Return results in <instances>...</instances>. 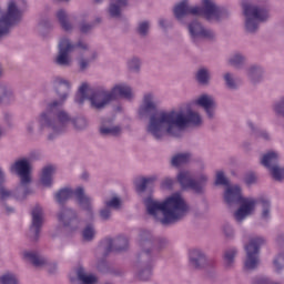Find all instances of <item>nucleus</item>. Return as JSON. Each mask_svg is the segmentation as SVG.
<instances>
[{"label":"nucleus","mask_w":284,"mask_h":284,"mask_svg":"<svg viewBox=\"0 0 284 284\" xmlns=\"http://www.w3.org/2000/svg\"><path fill=\"white\" fill-rule=\"evenodd\" d=\"M52 85L58 100L48 102L45 110L38 115V132H48L49 139H54L59 134H63L70 125H73L75 130H85L88 128L85 118L72 119L64 110H60L54 114V110L61 108L68 101L70 90H72V82L63 77H55L52 80Z\"/></svg>","instance_id":"1"},{"label":"nucleus","mask_w":284,"mask_h":284,"mask_svg":"<svg viewBox=\"0 0 284 284\" xmlns=\"http://www.w3.org/2000/svg\"><path fill=\"white\" fill-rule=\"evenodd\" d=\"M203 123V115L196 110L171 109L151 115L146 133L155 141L181 139L187 128H202Z\"/></svg>","instance_id":"2"},{"label":"nucleus","mask_w":284,"mask_h":284,"mask_svg":"<svg viewBox=\"0 0 284 284\" xmlns=\"http://www.w3.org/2000/svg\"><path fill=\"white\" fill-rule=\"evenodd\" d=\"M144 204L148 214L162 225L179 223L190 212V206L181 193H173L166 196L163 202L149 196L144 200Z\"/></svg>","instance_id":"3"},{"label":"nucleus","mask_w":284,"mask_h":284,"mask_svg":"<svg viewBox=\"0 0 284 284\" xmlns=\"http://www.w3.org/2000/svg\"><path fill=\"white\" fill-rule=\"evenodd\" d=\"M224 201L227 205L239 204V209L234 213L235 221H245L248 216H252L256 212V205L258 200L255 197H244L243 190L237 185H227L224 191Z\"/></svg>","instance_id":"4"},{"label":"nucleus","mask_w":284,"mask_h":284,"mask_svg":"<svg viewBox=\"0 0 284 284\" xmlns=\"http://www.w3.org/2000/svg\"><path fill=\"white\" fill-rule=\"evenodd\" d=\"M11 174H17L20 178V183L16 187L14 201H26L28 196L34 194L32 189V164L28 159L17 160L10 166Z\"/></svg>","instance_id":"5"},{"label":"nucleus","mask_w":284,"mask_h":284,"mask_svg":"<svg viewBox=\"0 0 284 284\" xmlns=\"http://www.w3.org/2000/svg\"><path fill=\"white\" fill-rule=\"evenodd\" d=\"M26 10H28L27 0H8L7 9L0 7V39L10 32V26L20 23Z\"/></svg>","instance_id":"6"},{"label":"nucleus","mask_w":284,"mask_h":284,"mask_svg":"<svg viewBox=\"0 0 284 284\" xmlns=\"http://www.w3.org/2000/svg\"><path fill=\"white\" fill-rule=\"evenodd\" d=\"M74 101L78 105H83L85 101L90 102L91 108L103 110L112 103L110 91L105 89L93 90L88 82H83L75 94Z\"/></svg>","instance_id":"7"},{"label":"nucleus","mask_w":284,"mask_h":284,"mask_svg":"<svg viewBox=\"0 0 284 284\" xmlns=\"http://www.w3.org/2000/svg\"><path fill=\"white\" fill-rule=\"evenodd\" d=\"M54 199L60 205H63V203H65V201H70V199H74L82 210L89 212L91 217L94 216V200H92L90 195H87L85 191L81 186L77 187L74 191L70 187L61 189L54 194Z\"/></svg>","instance_id":"8"},{"label":"nucleus","mask_w":284,"mask_h":284,"mask_svg":"<svg viewBox=\"0 0 284 284\" xmlns=\"http://www.w3.org/2000/svg\"><path fill=\"white\" fill-rule=\"evenodd\" d=\"M75 48H79V50H82L83 52H88L90 50L88 43L83 41L74 44L71 40H69L68 37L60 38L58 43V54L53 59L55 65L70 68V65H72V57H70V52H72Z\"/></svg>","instance_id":"9"},{"label":"nucleus","mask_w":284,"mask_h":284,"mask_svg":"<svg viewBox=\"0 0 284 284\" xmlns=\"http://www.w3.org/2000/svg\"><path fill=\"white\" fill-rule=\"evenodd\" d=\"M243 10L245 16V30L246 32H256L258 30V23L265 21L270 13L263 8H258L256 4L243 3Z\"/></svg>","instance_id":"10"},{"label":"nucleus","mask_w":284,"mask_h":284,"mask_svg":"<svg viewBox=\"0 0 284 284\" xmlns=\"http://www.w3.org/2000/svg\"><path fill=\"white\" fill-rule=\"evenodd\" d=\"M265 237L263 236H252L248 243L245 245L246 258L244 261V267L246 270H256L261 263L258 257V252L261 245H264Z\"/></svg>","instance_id":"11"},{"label":"nucleus","mask_w":284,"mask_h":284,"mask_svg":"<svg viewBox=\"0 0 284 284\" xmlns=\"http://www.w3.org/2000/svg\"><path fill=\"white\" fill-rule=\"evenodd\" d=\"M187 30L193 43H199V41H214L216 39V32L203 26L199 20L191 21L187 24Z\"/></svg>","instance_id":"12"},{"label":"nucleus","mask_w":284,"mask_h":284,"mask_svg":"<svg viewBox=\"0 0 284 284\" xmlns=\"http://www.w3.org/2000/svg\"><path fill=\"white\" fill-rule=\"evenodd\" d=\"M197 8L200 12L195 13V17H203L211 22L223 19V9L216 4V0H200Z\"/></svg>","instance_id":"13"},{"label":"nucleus","mask_w":284,"mask_h":284,"mask_svg":"<svg viewBox=\"0 0 284 284\" xmlns=\"http://www.w3.org/2000/svg\"><path fill=\"white\" fill-rule=\"evenodd\" d=\"M281 159V154L276 151H270L261 158V163L267 168L268 172L275 181H284V168L276 164Z\"/></svg>","instance_id":"14"},{"label":"nucleus","mask_w":284,"mask_h":284,"mask_svg":"<svg viewBox=\"0 0 284 284\" xmlns=\"http://www.w3.org/2000/svg\"><path fill=\"white\" fill-rule=\"evenodd\" d=\"M178 181L184 187V190H193V192H203L205 182L207 181V175L202 173L195 181L192 179L190 171H180L178 174Z\"/></svg>","instance_id":"15"},{"label":"nucleus","mask_w":284,"mask_h":284,"mask_svg":"<svg viewBox=\"0 0 284 284\" xmlns=\"http://www.w3.org/2000/svg\"><path fill=\"white\" fill-rule=\"evenodd\" d=\"M161 105V98L154 92H146L143 94L142 102L138 109V116L140 119H145L150 116L151 112H156Z\"/></svg>","instance_id":"16"},{"label":"nucleus","mask_w":284,"mask_h":284,"mask_svg":"<svg viewBox=\"0 0 284 284\" xmlns=\"http://www.w3.org/2000/svg\"><path fill=\"white\" fill-rule=\"evenodd\" d=\"M128 247V239L119 237L116 240H106L104 241L97 250L95 256L97 258H101V254L103 258L110 254V252H121Z\"/></svg>","instance_id":"17"},{"label":"nucleus","mask_w":284,"mask_h":284,"mask_svg":"<svg viewBox=\"0 0 284 284\" xmlns=\"http://www.w3.org/2000/svg\"><path fill=\"white\" fill-rule=\"evenodd\" d=\"M192 105H197L199 108H203L209 119H214L216 116V110L219 108V104L216 103V100L214 99V97L207 93H202L197 98H195L192 101Z\"/></svg>","instance_id":"18"},{"label":"nucleus","mask_w":284,"mask_h":284,"mask_svg":"<svg viewBox=\"0 0 284 284\" xmlns=\"http://www.w3.org/2000/svg\"><path fill=\"white\" fill-rule=\"evenodd\" d=\"M201 12L199 6H190V0H181L173 8V14L180 23H185L184 19L187 14L196 17Z\"/></svg>","instance_id":"19"},{"label":"nucleus","mask_w":284,"mask_h":284,"mask_svg":"<svg viewBox=\"0 0 284 284\" xmlns=\"http://www.w3.org/2000/svg\"><path fill=\"white\" fill-rule=\"evenodd\" d=\"M109 94L112 101H116V99H126L128 101H132V99H134V91L128 82H118L113 84L111 90H109Z\"/></svg>","instance_id":"20"},{"label":"nucleus","mask_w":284,"mask_h":284,"mask_svg":"<svg viewBox=\"0 0 284 284\" xmlns=\"http://www.w3.org/2000/svg\"><path fill=\"white\" fill-rule=\"evenodd\" d=\"M43 226V207L36 205L32 210V222L30 226V236L34 241L39 239L41 227Z\"/></svg>","instance_id":"21"},{"label":"nucleus","mask_w":284,"mask_h":284,"mask_svg":"<svg viewBox=\"0 0 284 284\" xmlns=\"http://www.w3.org/2000/svg\"><path fill=\"white\" fill-rule=\"evenodd\" d=\"M54 174H57V166H44L39 179L40 187H52V184L54 183Z\"/></svg>","instance_id":"22"},{"label":"nucleus","mask_w":284,"mask_h":284,"mask_svg":"<svg viewBox=\"0 0 284 284\" xmlns=\"http://www.w3.org/2000/svg\"><path fill=\"white\" fill-rule=\"evenodd\" d=\"M74 219H77V213L72 209L63 207L58 212L60 227H70L71 225H74Z\"/></svg>","instance_id":"23"},{"label":"nucleus","mask_w":284,"mask_h":284,"mask_svg":"<svg viewBox=\"0 0 284 284\" xmlns=\"http://www.w3.org/2000/svg\"><path fill=\"white\" fill-rule=\"evenodd\" d=\"M122 130L121 125L115 124L112 120H105L100 125V133L103 134V136H119Z\"/></svg>","instance_id":"24"},{"label":"nucleus","mask_w":284,"mask_h":284,"mask_svg":"<svg viewBox=\"0 0 284 284\" xmlns=\"http://www.w3.org/2000/svg\"><path fill=\"white\" fill-rule=\"evenodd\" d=\"M21 256L23 261H28L29 263H32L34 267H44L45 257L41 256L39 253L30 250H24L21 252Z\"/></svg>","instance_id":"25"},{"label":"nucleus","mask_w":284,"mask_h":284,"mask_svg":"<svg viewBox=\"0 0 284 284\" xmlns=\"http://www.w3.org/2000/svg\"><path fill=\"white\" fill-rule=\"evenodd\" d=\"M207 258L205 257V253L201 251V248H193L189 253V263L191 267L199 270V267H203L204 263H206Z\"/></svg>","instance_id":"26"},{"label":"nucleus","mask_w":284,"mask_h":284,"mask_svg":"<svg viewBox=\"0 0 284 284\" xmlns=\"http://www.w3.org/2000/svg\"><path fill=\"white\" fill-rule=\"evenodd\" d=\"M14 101V89L12 87L0 83V105H8Z\"/></svg>","instance_id":"27"},{"label":"nucleus","mask_w":284,"mask_h":284,"mask_svg":"<svg viewBox=\"0 0 284 284\" xmlns=\"http://www.w3.org/2000/svg\"><path fill=\"white\" fill-rule=\"evenodd\" d=\"M125 6H128V0H111L108 8L110 17H113L114 19L121 17V12Z\"/></svg>","instance_id":"28"},{"label":"nucleus","mask_w":284,"mask_h":284,"mask_svg":"<svg viewBox=\"0 0 284 284\" xmlns=\"http://www.w3.org/2000/svg\"><path fill=\"white\" fill-rule=\"evenodd\" d=\"M3 183H6V171L0 168V199L2 201H6L8 199H13L17 194V189L14 191H10L3 186Z\"/></svg>","instance_id":"29"},{"label":"nucleus","mask_w":284,"mask_h":284,"mask_svg":"<svg viewBox=\"0 0 284 284\" xmlns=\"http://www.w3.org/2000/svg\"><path fill=\"white\" fill-rule=\"evenodd\" d=\"M263 73H264V70L260 65H256V64H253V65L246 68V70H245V75L253 83H258V81H261V79H263Z\"/></svg>","instance_id":"30"},{"label":"nucleus","mask_w":284,"mask_h":284,"mask_svg":"<svg viewBox=\"0 0 284 284\" xmlns=\"http://www.w3.org/2000/svg\"><path fill=\"white\" fill-rule=\"evenodd\" d=\"M158 179L159 178L156 175H150L146 178L136 179L135 180L136 192H145V190H148L150 185H154V183H156Z\"/></svg>","instance_id":"31"},{"label":"nucleus","mask_w":284,"mask_h":284,"mask_svg":"<svg viewBox=\"0 0 284 284\" xmlns=\"http://www.w3.org/2000/svg\"><path fill=\"white\" fill-rule=\"evenodd\" d=\"M191 161H192V153L180 152L174 154L171 158V165H173V168H181V165H185V163H190Z\"/></svg>","instance_id":"32"},{"label":"nucleus","mask_w":284,"mask_h":284,"mask_svg":"<svg viewBox=\"0 0 284 284\" xmlns=\"http://www.w3.org/2000/svg\"><path fill=\"white\" fill-rule=\"evenodd\" d=\"M256 201L257 205H261L262 207L261 219L263 221L272 219V202L265 197L256 199Z\"/></svg>","instance_id":"33"},{"label":"nucleus","mask_w":284,"mask_h":284,"mask_svg":"<svg viewBox=\"0 0 284 284\" xmlns=\"http://www.w3.org/2000/svg\"><path fill=\"white\" fill-rule=\"evenodd\" d=\"M239 251L234 247L224 251L223 254V265L226 270L234 267V260L236 258Z\"/></svg>","instance_id":"34"},{"label":"nucleus","mask_w":284,"mask_h":284,"mask_svg":"<svg viewBox=\"0 0 284 284\" xmlns=\"http://www.w3.org/2000/svg\"><path fill=\"white\" fill-rule=\"evenodd\" d=\"M212 79V72L210 69L202 67L197 70L196 80L201 85H210V81Z\"/></svg>","instance_id":"35"},{"label":"nucleus","mask_w":284,"mask_h":284,"mask_svg":"<svg viewBox=\"0 0 284 284\" xmlns=\"http://www.w3.org/2000/svg\"><path fill=\"white\" fill-rule=\"evenodd\" d=\"M55 17L59 20L62 30H65V32H70V30H72V24L70 23V21H68V13L65 12V10H58Z\"/></svg>","instance_id":"36"},{"label":"nucleus","mask_w":284,"mask_h":284,"mask_svg":"<svg viewBox=\"0 0 284 284\" xmlns=\"http://www.w3.org/2000/svg\"><path fill=\"white\" fill-rule=\"evenodd\" d=\"M229 63L230 65H233V68H243L245 64V55L241 52H235L230 55Z\"/></svg>","instance_id":"37"},{"label":"nucleus","mask_w":284,"mask_h":284,"mask_svg":"<svg viewBox=\"0 0 284 284\" xmlns=\"http://www.w3.org/2000/svg\"><path fill=\"white\" fill-rule=\"evenodd\" d=\"M0 284H19V276L14 272L7 271L0 275Z\"/></svg>","instance_id":"38"},{"label":"nucleus","mask_w":284,"mask_h":284,"mask_svg":"<svg viewBox=\"0 0 284 284\" xmlns=\"http://www.w3.org/2000/svg\"><path fill=\"white\" fill-rule=\"evenodd\" d=\"M273 270L277 274H281V272H283V270H284V253H278L277 255H275V257L273 258Z\"/></svg>","instance_id":"39"},{"label":"nucleus","mask_w":284,"mask_h":284,"mask_svg":"<svg viewBox=\"0 0 284 284\" xmlns=\"http://www.w3.org/2000/svg\"><path fill=\"white\" fill-rule=\"evenodd\" d=\"M223 79L225 81L226 88H229L230 90H236V88H239V83L236 82L234 74H232L231 72L224 73Z\"/></svg>","instance_id":"40"},{"label":"nucleus","mask_w":284,"mask_h":284,"mask_svg":"<svg viewBox=\"0 0 284 284\" xmlns=\"http://www.w3.org/2000/svg\"><path fill=\"white\" fill-rule=\"evenodd\" d=\"M126 65L130 72H139L141 70V59L133 57L128 60Z\"/></svg>","instance_id":"41"},{"label":"nucleus","mask_w":284,"mask_h":284,"mask_svg":"<svg viewBox=\"0 0 284 284\" xmlns=\"http://www.w3.org/2000/svg\"><path fill=\"white\" fill-rule=\"evenodd\" d=\"M80 283L81 284H94L97 283V276L85 273V268L82 267L80 273Z\"/></svg>","instance_id":"42"},{"label":"nucleus","mask_w":284,"mask_h":284,"mask_svg":"<svg viewBox=\"0 0 284 284\" xmlns=\"http://www.w3.org/2000/svg\"><path fill=\"white\" fill-rule=\"evenodd\" d=\"M248 126L251 128V130H253L256 139H263V141H270L271 136L268 132H266L265 130L256 129V126H254V123H248Z\"/></svg>","instance_id":"43"},{"label":"nucleus","mask_w":284,"mask_h":284,"mask_svg":"<svg viewBox=\"0 0 284 284\" xmlns=\"http://www.w3.org/2000/svg\"><path fill=\"white\" fill-rule=\"evenodd\" d=\"M272 110L277 116H284V97L273 103Z\"/></svg>","instance_id":"44"},{"label":"nucleus","mask_w":284,"mask_h":284,"mask_svg":"<svg viewBox=\"0 0 284 284\" xmlns=\"http://www.w3.org/2000/svg\"><path fill=\"white\" fill-rule=\"evenodd\" d=\"M104 205L111 210H119L121 207V197L113 196L104 201Z\"/></svg>","instance_id":"45"},{"label":"nucleus","mask_w":284,"mask_h":284,"mask_svg":"<svg viewBox=\"0 0 284 284\" xmlns=\"http://www.w3.org/2000/svg\"><path fill=\"white\" fill-rule=\"evenodd\" d=\"M97 235V231L94 230V226L88 225L82 232V236L84 241H92L94 236Z\"/></svg>","instance_id":"46"},{"label":"nucleus","mask_w":284,"mask_h":284,"mask_svg":"<svg viewBox=\"0 0 284 284\" xmlns=\"http://www.w3.org/2000/svg\"><path fill=\"white\" fill-rule=\"evenodd\" d=\"M140 281H150L152 278V266L145 267L136 273Z\"/></svg>","instance_id":"47"},{"label":"nucleus","mask_w":284,"mask_h":284,"mask_svg":"<svg viewBox=\"0 0 284 284\" xmlns=\"http://www.w3.org/2000/svg\"><path fill=\"white\" fill-rule=\"evenodd\" d=\"M81 271H82V267H79V268L72 270L69 273V281H70V283H72V284L81 283V281H80V278H81Z\"/></svg>","instance_id":"48"},{"label":"nucleus","mask_w":284,"mask_h":284,"mask_svg":"<svg viewBox=\"0 0 284 284\" xmlns=\"http://www.w3.org/2000/svg\"><path fill=\"white\" fill-rule=\"evenodd\" d=\"M215 185H230V181L225 176V173L223 171H217L215 175Z\"/></svg>","instance_id":"49"},{"label":"nucleus","mask_w":284,"mask_h":284,"mask_svg":"<svg viewBox=\"0 0 284 284\" xmlns=\"http://www.w3.org/2000/svg\"><path fill=\"white\" fill-rule=\"evenodd\" d=\"M99 216L101 221H110L112 219V209H109V206H102L99 211Z\"/></svg>","instance_id":"50"},{"label":"nucleus","mask_w":284,"mask_h":284,"mask_svg":"<svg viewBox=\"0 0 284 284\" xmlns=\"http://www.w3.org/2000/svg\"><path fill=\"white\" fill-rule=\"evenodd\" d=\"M150 32V23L148 21H142L138 24V33L141 34V37H145Z\"/></svg>","instance_id":"51"},{"label":"nucleus","mask_w":284,"mask_h":284,"mask_svg":"<svg viewBox=\"0 0 284 284\" xmlns=\"http://www.w3.org/2000/svg\"><path fill=\"white\" fill-rule=\"evenodd\" d=\"M172 185H174V179H172V178H164L161 183V187L163 190H170V187H172Z\"/></svg>","instance_id":"52"},{"label":"nucleus","mask_w":284,"mask_h":284,"mask_svg":"<svg viewBox=\"0 0 284 284\" xmlns=\"http://www.w3.org/2000/svg\"><path fill=\"white\" fill-rule=\"evenodd\" d=\"M244 183H246V185H254V183H256V174L254 173H248L244 176Z\"/></svg>","instance_id":"53"},{"label":"nucleus","mask_w":284,"mask_h":284,"mask_svg":"<svg viewBox=\"0 0 284 284\" xmlns=\"http://www.w3.org/2000/svg\"><path fill=\"white\" fill-rule=\"evenodd\" d=\"M78 64L80 67V70H85V68H88V65H90V61L88 59L83 58V55H79Z\"/></svg>","instance_id":"54"},{"label":"nucleus","mask_w":284,"mask_h":284,"mask_svg":"<svg viewBox=\"0 0 284 284\" xmlns=\"http://www.w3.org/2000/svg\"><path fill=\"white\" fill-rule=\"evenodd\" d=\"M26 129L29 134H34V131L37 130V121L34 120L29 121L27 123Z\"/></svg>","instance_id":"55"},{"label":"nucleus","mask_w":284,"mask_h":284,"mask_svg":"<svg viewBox=\"0 0 284 284\" xmlns=\"http://www.w3.org/2000/svg\"><path fill=\"white\" fill-rule=\"evenodd\" d=\"M223 232H224L225 236L230 237L234 234V229L227 224V225H224Z\"/></svg>","instance_id":"56"},{"label":"nucleus","mask_w":284,"mask_h":284,"mask_svg":"<svg viewBox=\"0 0 284 284\" xmlns=\"http://www.w3.org/2000/svg\"><path fill=\"white\" fill-rule=\"evenodd\" d=\"M159 26H160V28L165 29V28L169 26L168 19H165V18H160V19H159Z\"/></svg>","instance_id":"57"},{"label":"nucleus","mask_w":284,"mask_h":284,"mask_svg":"<svg viewBox=\"0 0 284 284\" xmlns=\"http://www.w3.org/2000/svg\"><path fill=\"white\" fill-rule=\"evenodd\" d=\"M80 30H81V32H89V30H92V26L81 24Z\"/></svg>","instance_id":"58"},{"label":"nucleus","mask_w":284,"mask_h":284,"mask_svg":"<svg viewBox=\"0 0 284 284\" xmlns=\"http://www.w3.org/2000/svg\"><path fill=\"white\" fill-rule=\"evenodd\" d=\"M39 28H50V22L48 20H41L39 22Z\"/></svg>","instance_id":"59"},{"label":"nucleus","mask_w":284,"mask_h":284,"mask_svg":"<svg viewBox=\"0 0 284 284\" xmlns=\"http://www.w3.org/2000/svg\"><path fill=\"white\" fill-rule=\"evenodd\" d=\"M283 241H284V235H278V236L276 237V242H277L278 244H282Z\"/></svg>","instance_id":"60"},{"label":"nucleus","mask_w":284,"mask_h":284,"mask_svg":"<svg viewBox=\"0 0 284 284\" xmlns=\"http://www.w3.org/2000/svg\"><path fill=\"white\" fill-rule=\"evenodd\" d=\"M4 116H6L7 121H10V119H12V114H10V113H4Z\"/></svg>","instance_id":"61"},{"label":"nucleus","mask_w":284,"mask_h":284,"mask_svg":"<svg viewBox=\"0 0 284 284\" xmlns=\"http://www.w3.org/2000/svg\"><path fill=\"white\" fill-rule=\"evenodd\" d=\"M146 234H149V233L144 231V232L142 233V236H145Z\"/></svg>","instance_id":"62"},{"label":"nucleus","mask_w":284,"mask_h":284,"mask_svg":"<svg viewBox=\"0 0 284 284\" xmlns=\"http://www.w3.org/2000/svg\"><path fill=\"white\" fill-rule=\"evenodd\" d=\"M3 73V70H1V68H0V75Z\"/></svg>","instance_id":"63"},{"label":"nucleus","mask_w":284,"mask_h":284,"mask_svg":"<svg viewBox=\"0 0 284 284\" xmlns=\"http://www.w3.org/2000/svg\"><path fill=\"white\" fill-rule=\"evenodd\" d=\"M95 1H100V0H95Z\"/></svg>","instance_id":"64"}]
</instances>
